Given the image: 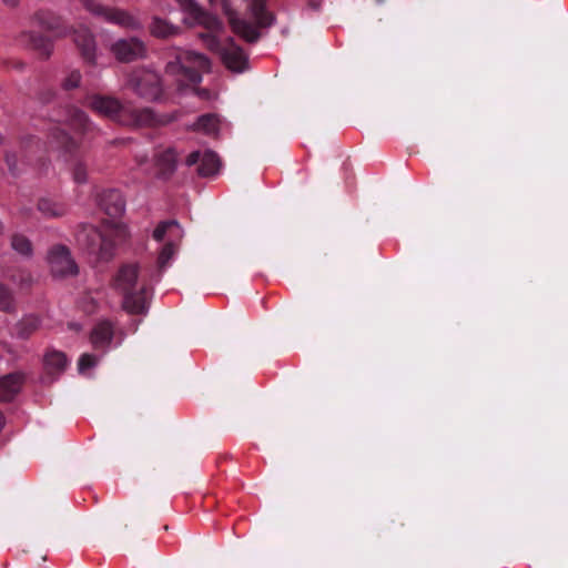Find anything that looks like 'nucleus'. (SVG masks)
<instances>
[{"instance_id": "nucleus-1", "label": "nucleus", "mask_w": 568, "mask_h": 568, "mask_svg": "<svg viewBox=\"0 0 568 568\" xmlns=\"http://www.w3.org/2000/svg\"><path fill=\"white\" fill-rule=\"evenodd\" d=\"M182 12L184 13V23L194 27L202 26L210 32L201 33V38L205 45L212 51H219L225 67L235 72L241 73L247 69V57L243 50L237 47L232 39L221 47L213 31L221 29L222 24L215 16L204 12L195 0H176Z\"/></svg>"}, {"instance_id": "nucleus-2", "label": "nucleus", "mask_w": 568, "mask_h": 568, "mask_svg": "<svg viewBox=\"0 0 568 568\" xmlns=\"http://www.w3.org/2000/svg\"><path fill=\"white\" fill-rule=\"evenodd\" d=\"M88 104L98 114L122 125L141 126L153 122L154 116L149 108L134 109L122 103L114 97L93 94L88 98Z\"/></svg>"}, {"instance_id": "nucleus-3", "label": "nucleus", "mask_w": 568, "mask_h": 568, "mask_svg": "<svg viewBox=\"0 0 568 568\" xmlns=\"http://www.w3.org/2000/svg\"><path fill=\"white\" fill-rule=\"evenodd\" d=\"M211 69L210 60L202 53L182 51L168 62L165 72L172 78L180 92L195 89L202 81V73Z\"/></svg>"}, {"instance_id": "nucleus-4", "label": "nucleus", "mask_w": 568, "mask_h": 568, "mask_svg": "<svg viewBox=\"0 0 568 568\" xmlns=\"http://www.w3.org/2000/svg\"><path fill=\"white\" fill-rule=\"evenodd\" d=\"M124 225L118 223H103L101 227L87 226L79 240L87 246L90 254L98 260L109 261L114 255L115 246L128 237Z\"/></svg>"}, {"instance_id": "nucleus-5", "label": "nucleus", "mask_w": 568, "mask_h": 568, "mask_svg": "<svg viewBox=\"0 0 568 568\" xmlns=\"http://www.w3.org/2000/svg\"><path fill=\"white\" fill-rule=\"evenodd\" d=\"M138 265H123L115 278L114 287L123 295V307L130 313H143L148 308V301L143 286H136Z\"/></svg>"}, {"instance_id": "nucleus-6", "label": "nucleus", "mask_w": 568, "mask_h": 568, "mask_svg": "<svg viewBox=\"0 0 568 568\" xmlns=\"http://www.w3.org/2000/svg\"><path fill=\"white\" fill-rule=\"evenodd\" d=\"M125 85L146 101L160 100L163 92L160 75L146 68H138L130 72Z\"/></svg>"}, {"instance_id": "nucleus-7", "label": "nucleus", "mask_w": 568, "mask_h": 568, "mask_svg": "<svg viewBox=\"0 0 568 568\" xmlns=\"http://www.w3.org/2000/svg\"><path fill=\"white\" fill-rule=\"evenodd\" d=\"M183 235L184 232L181 225L174 220L162 222L155 227L153 231L154 240L164 243L159 255V265L161 268L170 264Z\"/></svg>"}, {"instance_id": "nucleus-8", "label": "nucleus", "mask_w": 568, "mask_h": 568, "mask_svg": "<svg viewBox=\"0 0 568 568\" xmlns=\"http://www.w3.org/2000/svg\"><path fill=\"white\" fill-rule=\"evenodd\" d=\"M84 7L95 16L103 17L106 22L118 24L129 30H140L141 21L133 14L115 8L103 7L98 0H82Z\"/></svg>"}, {"instance_id": "nucleus-9", "label": "nucleus", "mask_w": 568, "mask_h": 568, "mask_svg": "<svg viewBox=\"0 0 568 568\" xmlns=\"http://www.w3.org/2000/svg\"><path fill=\"white\" fill-rule=\"evenodd\" d=\"M110 52L120 62H132L144 59L148 54L145 43L136 38L119 39L110 45Z\"/></svg>"}, {"instance_id": "nucleus-10", "label": "nucleus", "mask_w": 568, "mask_h": 568, "mask_svg": "<svg viewBox=\"0 0 568 568\" xmlns=\"http://www.w3.org/2000/svg\"><path fill=\"white\" fill-rule=\"evenodd\" d=\"M48 262L55 277H65L78 273V266L65 246L53 247L49 252Z\"/></svg>"}, {"instance_id": "nucleus-11", "label": "nucleus", "mask_w": 568, "mask_h": 568, "mask_svg": "<svg viewBox=\"0 0 568 568\" xmlns=\"http://www.w3.org/2000/svg\"><path fill=\"white\" fill-rule=\"evenodd\" d=\"M73 40L83 59L89 63H94L97 60V43L90 30L85 27H80L74 31Z\"/></svg>"}, {"instance_id": "nucleus-12", "label": "nucleus", "mask_w": 568, "mask_h": 568, "mask_svg": "<svg viewBox=\"0 0 568 568\" xmlns=\"http://www.w3.org/2000/svg\"><path fill=\"white\" fill-rule=\"evenodd\" d=\"M100 205L110 216H120L125 209V202L120 191L108 190L100 196Z\"/></svg>"}, {"instance_id": "nucleus-13", "label": "nucleus", "mask_w": 568, "mask_h": 568, "mask_svg": "<svg viewBox=\"0 0 568 568\" xmlns=\"http://www.w3.org/2000/svg\"><path fill=\"white\" fill-rule=\"evenodd\" d=\"M223 9L229 16L231 27L235 33L244 38L248 42H254L258 39L260 33L257 30L244 20L235 17L234 12L229 8V4L224 2Z\"/></svg>"}, {"instance_id": "nucleus-14", "label": "nucleus", "mask_w": 568, "mask_h": 568, "mask_svg": "<svg viewBox=\"0 0 568 568\" xmlns=\"http://www.w3.org/2000/svg\"><path fill=\"white\" fill-rule=\"evenodd\" d=\"M24 376L21 373H11L0 379V399L10 402L20 392Z\"/></svg>"}, {"instance_id": "nucleus-15", "label": "nucleus", "mask_w": 568, "mask_h": 568, "mask_svg": "<svg viewBox=\"0 0 568 568\" xmlns=\"http://www.w3.org/2000/svg\"><path fill=\"white\" fill-rule=\"evenodd\" d=\"M34 21L44 30L52 31L57 36L64 34L61 18L53 11L41 9L34 14Z\"/></svg>"}, {"instance_id": "nucleus-16", "label": "nucleus", "mask_w": 568, "mask_h": 568, "mask_svg": "<svg viewBox=\"0 0 568 568\" xmlns=\"http://www.w3.org/2000/svg\"><path fill=\"white\" fill-rule=\"evenodd\" d=\"M69 361L64 353L60 351H49L44 355V368L49 375L57 376L64 372Z\"/></svg>"}, {"instance_id": "nucleus-17", "label": "nucleus", "mask_w": 568, "mask_h": 568, "mask_svg": "<svg viewBox=\"0 0 568 568\" xmlns=\"http://www.w3.org/2000/svg\"><path fill=\"white\" fill-rule=\"evenodd\" d=\"M40 323L41 321L38 316L26 315L14 324L11 335L20 339H26L39 329Z\"/></svg>"}, {"instance_id": "nucleus-18", "label": "nucleus", "mask_w": 568, "mask_h": 568, "mask_svg": "<svg viewBox=\"0 0 568 568\" xmlns=\"http://www.w3.org/2000/svg\"><path fill=\"white\" fill-rule=\"evenodd\" d=\"M112 339V326L109 322H100L91 333V342L95 348L106 347Z\"/></svg>"}, {"instance_id": "nucleus-19", "label": "nucleus", "mask_w": 568, "mask_h": 568, "mask_svg": "<svg viewBox=\"0 0 568 568\" xmlns=\"http://www.w3.org/2000/svg\"><path fill=\"white\" fill-rule=\"evenodd\" d=\"M178 156L173 149H166L156 156L159 173L165 178L176 169Z\"/></svg>"}, {"instance_id": "nucleus-20", "label": "nucleus", "mask_w": 568, "mask_h": 568, "mask_svg": "<svg viewBox=\"0 0 568 568\" xmlns=\"http://www.w3.org/2000/svg\"><path fill=\"white\" fill-rule=\"evenodd\" d=\"M38 210L44 217H61L67 214V206L49 197H43L38 203Z\"/></svg>"}, {"instance_id": "nucleus-21", "label": "nucleus", "mask_w": 568, "mask_h": 568, "mask_svg": "<svg viewBox=\"0 0 568 568\" xmlns=\"http://www.w3.org/2000/svg\"><path fill=\"white\" fill-rule=\"evenodd\" d=\"M221 163L219 156L212 151H205L201 156V164L197 172L202 176L215 175L220 170Z\"/></svg>"}, {"instance_id": "nucleus-22", "label": "nucleus", "mask_w": 568, "mask_h": 568, "mask_svg": "<svg viewBox=\"0 0 568 568\" xmlns=\"http://www.w3.org/2000/svg\"><path fill=\"white\" fill-rule=\"evenodd\" d=\"M65 122L78 130L88 131L91 129L92 123L88 115L80 109L71 106L67 110Z\"/></svg>"}, {"instance_id": "nucleus-23", "label": "nucleus", "mask_w": 568, "mask_h": 568, "mask_svg": "<svg viewBox=\"0 0 568 568\" xmlns=\"http://www.w3.org/2000/svg\"><path fill=\"white\" fill-rule=\"evenodd\" d=\"M150 31L154 37L168 38V37L176 34L179 32V28L163 19L155 17V18H153V20L150 24Z\"/></svg>"}, {"instance_id": "nucleus-24", "label": "nucleus", "mask_w": 568, "mask_h": 568, "mask_svg": "<svg viewBox=\"0 0 568 568\" xmlns=\"http://www.w3.org/2000/svg\"><path fill=\"white\" fill-rule=\"evenodd\" d=\"M17 311V300L13 292L0 281V312L14 313Z\"/></svg>"}, {"instance_id": "nucleus-25", "label": "nucleus", "mask_w": 568, "mask_h": 568, "mask_svg": "<svg viewBox=\"0 0 568 568\" xmlns=\"http://www.w3.org/2000/svg\"><path fill=\"white\" fill-rule=\"evenodd\" d=\"M193 129L205 134H215L219 131V120L213 114L202 115L193 124Z\"/></svg>"}, {"instance_id": "nucleus-26", "label": "nucleus", "mask_w": 568, "mask_h": 568, "mask_svg": "<svg viewBox=\"0 0 568 568\" xmlns=\"http://www.w3.org/2000/svg\"><path fill=\"white\" fill-rule=\"evenodd\" d=\"M251 12L260 26L268 27L272 24L273 18L264 10V0H254L251 4Z\"/></svg>"}, {"instance_id": "nucleus-27", "label": "nucleus", "mask_w": 568, "mask_h": 568, "mask_svg": "<svg viewBox=\"0 0 568 568\" xmlns=\"http://www.w3.org/2000/svg\"><path fill=\"white\" fill-rule=\"evenodd\" d=\"M11 246L21 256L29 257L32 254V244L28 237L21 234L12 236Z\"/></svg>"}, {"instance_id": "nucleus-28", "label": "nucleus", "mask_w": 568, "mask_h": 568, "mask_svg": "<svg viewBox=\"0 0 568 568\" xmlns=\"http://www.w3.org/2000/svg\"><path fill=\"white\" fill-rule=\"evenodd\" d=\"M33 47L41 52V54L48 55L52 50V43L50 40L41 36L31 37Z\"/></svg>"}, {"instance_id": "nucleus-29", "label": "nucleus", "mask_w": 568, "mask_h": 568, "mask_svg": "<svg viewBox=\"0 0 568 568\" xmlns=\"http://www.w3.org/2000/svg\"><path fill=\"white\" fill-rule=\"evenodd\" d=\"M98 363V357L91 354H83L78 363L79 372L85 373L88 369L94 367Z\"/></svg>"}, {"instance_id": "nucleus-30", "label": "nucleus", "mask_w": 568, "mask_h": 568, "mask_svg": "<svg viewBox=\"0 0 568 568\" xmlns=\"http://www.w3.org/2000/svg\"><path fill=\"white\" fill-rule=\"evenodd\" d=\"M81 81V73L77 70L71 71L68 77L63 81V87L65 89H74L79 87Z\"/></svg>"}, {"instance_id": "nucleus-31", "label": "nucleus", "mask_w": 568, "mask_h": 568, "mask_svg": "<svg viewBox=\"0 0 568 568\" xmlns=\"http://www.w3.org/2000/svg\"><path fill=\"white\" fill-rule=\"evenodd\" d=\"M10 281L20 287H26L32 283V277L30 274H21L19 277L12 275L10 276Z\"/></svg>"}, {"instance_id": "nucleus-32", "label": "nucleus", "mask_w": 568, "mask_h": 568, "mask_svg": "<svg viewBox=\"0 0 568 568\" xmlns=\"http://www.w3.org/2000/svg\"><path fill=\"white\" fill-rule=\"evenodd\" d=\"M6 162L8 165V169L12 175H18L20 170L17 168V156L13 153H7L6 154Z\"/></svg>"}, {"instance_id": "nucleus-33", "label": "nucleus", "mask_w": 568, "mask_h": 568, "mask_svg": "<svg viewBox=\"0 0 568 568\" xmlns=\"http://www.w3.org/2000/svg\"><path fill=\"white\" fill-rule=\"evenodd\" d=\"M73 180L81 184L87 181V171L85 168L81 164H78L73 170Z\"/></svg>"}, {"instance_id": "nucleus-34", "label": "nucleus", "mask_w": 568, "mask_h": 568, "mask_svg": "<svg viewBox=\"0 0 568 568\" xmlns=\"http://www.w3.org/2000/svg\"><path fill=\"white\" fill-rule=\"evenodd\" d=\"M201 156H202V152L200 151H193L192 153H190L185 160V163L186 165L189 166H192L196 163H200L201 164Z\"/></svg>"}, {"instance_id": "nucleus-35", "label": "nucleus", "mask_w": 568, "mask_h": 568, "mask_svg": "<svg viewBox=\"0 0 568 568\" xmlns=\"http://www.w3.org/2000/svg\"><path fill=\"white\" fill-rule=\"evenodd\" d=\"M54 139L58 141V142H61V143H64V141L68 139L67 134L63 133V132H58L57 135H54Z\"/></svg>"}, {"instance_id": "nucleus-36", "label": "nucleus", "mask_w": 568, "mask_h": 568, "mask_svg": "<svg viewBox=\"0 0 568 568\" xmlns=\"http://www.w3.org/2000/svg\"><path fill=\"white\" fill-rule=\"evenodd\" d=\"M6 6L16 7L20 0H1Z\"/></svg>"}, {"instance_id": "nucleus-37", "label": "nucleus", "mask_w": 568, "mask_h": 568, "mask_svg": "<svg viewBox=\"0 0 568 568\" xmlns=\"http://www.w3.org/2000/svg\"><path fill=\"white\" fill-rule=\"evenodd\" d=\"M197 94L202 98H209V93L205 90L199 91Z\"/></svg>"}, {"instance_id": "nucleus-38", "label": "nucleus", "mask_w": 568, "mask_h": 568, "mask_svg": "<svg viewBox=\"0 0 568 568\" xmlns=\"http://www.w3.org/2000/svg\"><path fill=\"white\" fill-rule=\"evenodd\" d=\"M3 346L6 347L8 353H10V354L13 353L12 348L10 346H8L7 344H3Z\"/></svg>"}, {"instance_id": "nucleus-39", "label": "nucleus", "mask_w": 568, "mask_h": 568, "mask_svg": "<svg viewBox=\"0 0 568 568\" xmlns=\"http://www.w3.org/2000/svg\"><path fill=\"white\" fill-rule=\"evenodd\" d=\"M384 0H377L378 3H382Z\"/></svg>"}, {"instance_id": "nucleus-40", "label": "nucleus", "mask_w": 568, "mask_h": 568, "mask_svg": "<svg viewBox=\"0 0 568 568\" xmlns=\"http://www.w3.org/2000/svg\"><path fill=\"white\" fill-rule=\"evenodd\" d=\"M312 3L315 4V0H313Z\"/></svg>"}]
</instances>
